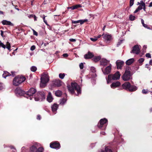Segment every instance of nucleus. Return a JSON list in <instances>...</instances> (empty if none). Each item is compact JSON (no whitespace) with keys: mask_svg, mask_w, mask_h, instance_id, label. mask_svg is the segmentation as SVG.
<instances>
[{"mask_svg":"<svg viewBox=\"0 0 152 152\" xmlns=\"http://www.w3.org/2000/svg\"><path fill=\"white\" fill-rule=\"evenodd\" d=\"M67 87L69 91L72 94L75 93V90H76L77 93V94H75L76 95L78 96L81 93L80 88L76 83H72L71 86L68 85Z\"/></svg>","mask_w":152,"mask_h":152,"instance_id":"obj_1","label":"nucleus"},{"mask_svg":"<svg viewBox=\"0 0 152 152\" xmlns=\"http://www.w3.org/2000/svg\"><path fill=\"white\" fill-rule=\"evenodd\" d=\"M131 70L130 67L127 66L126 67L125 72L121 76L123 80L124 81H127L131 79L132 75L131 73Z\"/></svg>","mask_w":152,"mask_h":152,"instance_id":"obj_2","label":"nucleus"},{"mask_svg":"<svg viewBox=\"0 0 152 152\" xmlns=\"http://www.w3.org/2000/svg\"><path fill=\"white\" fill-rule=\"evenodd\" d=\"M122 86L123 89L130 92L134 91L137 89V87L136 86L131 85L129 82H125L122 85Z\"/></svg>","mask_w":152,"mask_h":152,"instance_id":"obj_3","label":"nucleus"},{"mask_svg":"<svg viewBox=\"0 0 152 152\" xmlns=\"http://www.w3.org/2000/svg\"><path fill=\"white\" fill-rule=\"evenodd\" d=\"M26 80L25 77L21 76H18L15 77L13 81V85L17 86Z\"/></svg>","mask_w":152,"mask_h":152,"instance_id":"obj_4","label":"nucleus"},{"mask_svg":"<svg viewBox=\"0 0 152 152\" xmlns=\"http://www.w3.org/2000/svg\"><path fill=\"white\" fill-rule=\"evenodd\" d=\"M42 77L41 78V83L40 86L42 88L45 87L46 84L49 81V76L48 74L43 73L42 75Z\"/></svg>","mask_w":152,"mask_h":152,"instance_id":"obj_5","label":"nucleus"},{"mask_svg":"<svg viewBox=\"0 0 152 152\" xmlns=\"http://www.w3.org/2000/svg\"><path fill=\"white\" fill-rule=\"evenodd\" d=\"M107 122V120L105 118L101 119L97 124V127L100 129L102 130L106 128V124Z\"/></svg>","mask_w":152,"mask_h":152,"instance_id":"obj_6","label":"nucleus"},{"mask_svg":"<svg viewBox=\"0 0 152 152\" xmlns=\"http://www.w3.org/2000/svg\"><path fill=\"white\" fill-rule=\"evenodd\" d=\"M36 90L35 89L32 88H30L29 90L27 91L25 94H24L25 97L28 98V97L27 96H28L29 97V99L31 100L32 99L31 97V96L34 94L36 92Z\"/></svg>","mask_w":152,"mask_h":152,"instance_id":"obj_7","label":"nucleus"},{"mask_svg":"<svg viewBox=\"0 0 152 152\" xmlns=\"http://www.w3.org/2000/svg\"><path fill=\"white\" fill-rule=\"evenodd\" d=\"M50 147L52 148L58 149L60 148L61 145L58 142L55 141L50 143Z\"/></svg>","mask_w":152,"mask_h":152,"instance_id":"obj_8","label":"nucleus"},{"mask_svg":"<svg viewBox=\"0 0 152 152\" xmlns=\"http://www.w3.org/2000/svg\"><path fill=\"white\" fill-rule=\"evenodd\" d=\"M109 75H111L110 77L113 80H117L119 79L121 76V74L119 71L117 72L114 74Z\"/></svg>","mask_w":152,"mask_h":152,"instance_id":"obj_9","label":"nucleus"},{"mask_svg":"<svg viewBox=\"0 0 152 152\" xmlns=\"http://www.w3.org/2000/svg\"><path fill=\"white\" fill-rule=\"evenodd\" d=\"M140 53V50L138 45H136L133 47L132 50L131 51V53L138 54Z\"/></svg>","mask_w":152,"mask_h":152,"instance_id":"obj_10","label":"nucleus"},{"mask_svg":"<svg viewBox=\"0 0 152 152\" xmlns=\"http://www.w3.org/2000/svg\"><path fill=\"white\" fill-rule=\"evenodd\" d=\"M111 65L110 64V65L108 66L105 68L104 70L102 68V70L103 74L105 75L109 74L111 71Z\"/></svg>","mask_w":152,"mask_h":152,"instance_id":"obj_11","label":"nucleus"},{"mask_svg":"<svg viewBox=\"0 0 152 152\" xmlns=\"http://www.w3.org/2000/svg\"><path fill=\"white\" fill-rule=\"evenodd\" d=\"M15 93L17 95L19 96H22L25 94L24 91L19 87L16 88L15 90Z\"/></svg>","mask_w":152,"mask_h":152,"instance_id":"obj_12","label":"nucleus"},{"mask_svg":"<svg viewBox=\"0 0 152 152\" xmlns=\"http://www.w3.org/2000/svg\"><path fill=\"white\" fill-rule=\"evenodd\" d=\"M37 95L38 99V100L40 99L42 100L43 99L45 98V94L44 92L42 91H39L37 93Z\"/></svg>","mask_w":152,"mask_h":152,"instance_id":"obj_13","label":"nucleus"},{"mask_svg":"<svg viewBox=\"0 0 152 152\" xmlns=\"http://www.w3.org/2000/svg\"><path fill=\"white\" fill-rule=\"evenodd\" d=\"M38 147V144L37 143L35 144L30 147V152H37Z\"/></svg>","mask_w":152,"mask_h":152,"instance_id":"obj_14","label":"nucleus"},{"mask_svg":"<svg viewBox=\"0 0 152 152\" xmlns=\"http://www.w3.org/2000/svg\"><path fill=\"white\" fill-rule=\"evenodd\" d=\"M94 56L93 53L88 51L87 54L84 55V57L86 59H90L93 58Z\"/></svg>","mask_w":152,"mask_h":152,"instance_id":"obj_15","label":"nucleus"},{"mask_svg":"<svg viewBox=\"0 0 152 152\" xmlns=\"http://www.w3.org/2000/svg\"><path fill=\"white\" fill-rule=\"evenodd\" d=\"M121 85L119 81H116L110 85L111 87L113 88L119 86Z\"/></svg>","mask_w":152,"mask_h":152,"instance_id":"obj_16","label":"nucleus"},{"mask_svg":"<svg viewBox=\"0 0 152 152\" xmlns=\"http://www.w3.org/2000/svg\"><path fill=\"white\" fill-rule=\"evenodd\" d=\"M109 62V61L105 59H102L100 61V65L103 66H106Z\"/></svg>","mask_w":152,"mask_h":152,"instance_id":"obj_17","label":"nucleus"},{"mask_svg":"<svg viewBox=\"0 0 152 152\" xmlns=\"http://www.w3.org/2000/svg\"><path fill=\"white\" fill-rule=\"evenodd\" d=\"M124 64V62L123 61L119 62H118V61H117L116 62V64L117 69H121Z\"/></svg>","mask_w":152,"mask_h":152,"instance_id":"obj_18","label":"nucleus"},{"mask_svg":"<svg viewBox=\"0 0 152 152\" xmlns=\"http://www.w3.org/2000/svg\"><path fill=\"white\" fill-rule=\"evenodd\" d=\"M58 105L55 103L54 104H53L51 106V108L52 111L53 112H56L58 108Z\"/></svg>","mask_w":152,"mask_h":152,"instance_id":"obj_19","label":"nucleus"},{"mask_svg":"<svg viewBox=\"0 0 152 152\" xmlns=\"http://www.w3.org/2000/svg\"><path fill=\"white\" fill-rule=\"evenodd\" d=\"M4 25H8L11 26H13V24L10 21H8L7 20H4L1 22Z\"/></svg>","mask_w":152,"mask_h":152,"instance_id":"obj_20","label":"nucleus"},{"mask_svg":"<svg viewBox=\"0 0 152 152\" xmlns=\"http://www.w3.org/2000/svg\"><path fill=\"white\" fill-rule=\"evenodd\" d=\"M134 59L132 58L127 60L126 62V64L128 65H130L132 64L134 61Z\"/></svg>","mask_w":152,"mask_h":152,"instance_id":"obj_21","label":"nucleus"},{"mask_svg":"<svg viewBox=\"0 0 152 152\" xmlns=\"http://www.w3.org/2000/svg\"><path fill=\"white\" fill-rule=\"evenodd\" d=\"M53 99L52 97L51 94L50 92L48 93V96H47V100L49 102H52Z\"/></svg>","mask_w":152,"mask_h":152,"instance_id":"obj_22","label":"nucleus"},{"mask_svg":"<svg viewBox=\"0 0 152 152\" xmlns=\"http://www.w3.org/2000/svg\"><path fill=\"white\" fill-rule=\"evenodd\" d=\"M54 85L57 87H60L61 86V81L59 80H56L54 83Z\"/></svg>","mask_w":152,"mask_h":152,"instance_id":"obj_23","label":"nucleus"},{"mask_svg":"<svg viewBox=\"0 0 152 152\" xmlns=\"http://www.w3.org/2000/svg\"><path fill=\"white\" fill-rule=\"evenodd\" d=\"M111 38V36L108 34H105L104 35L103 37L104 39L107 41L110 40Z\"/></svg>","mask_w":152,"mask_h":152,"instance_id":"obj_24","label":"nucleus"},{"mask_svg":"<svg viewBox=\"0 0 152 152\" xmlns=\"http://www.w3.org/2000/svg\"><path fill=\"white\" fill-rule=\"evenodd\" d=\"M101 59V57L100 56H95L94 57L92 60L95 62H96L99 61Z\"/></svg>","mask_w":152,"mask_h":152,"instance_id":"obj_25","label":"nucleus"},{"mask_svg":"<svg viewBox=\"0 0 152 152\" xmlns=\"http://www.w3.org/2000/svg\"><path fill=\"white\" fill-rule=\"evenodd\" d=\"M11 75V74L7 71H4V73L2 75V76L3 77L6 78V77L8 76Z\"/></svg>","mask_w":152,"mask_h":152,"instance_id":"obj_26","label":"nucleus"},{"mask_svg":"<svg viewBox=\"0 0 152 152\" xmlns=\"http://www.w3.org/2000/svg\"><path fill=\"white\" fill-rule=\"evenodd\" d=\"M67 99L65 98H63L60 100V104L64 105L66 102Z\"/></svg>","mask_w":152,"mask_h":152,"instance_id":"obj_27","label":"nucleus"},{"mask_svg":"<svg viewBox=\"0 0 152 152\" xmlns=\"http://www.w3.org/2000/svg\"><path fill=\"white\" fill-rule=\"evenodd\" d=\"M101 152H113L112 150L108 147H106L104 151L102 150Z\"/></svg>","mask_w":152,"mask_h":152,"instance_id":"obj_28","label":"nucleus"},{"mask_svg":"<svg viewBox=\"0 0 152 152\" xmlns=\"http://www.w3.org/2000/svg\"><path fill=\"white\" fill-rule=\"evenodd\" d=\"M62 94V92L60 90L57 91L55 92V95L57 96L60 97Z\"/></svg>","mask_w":152,"mask_h":152,"instance_id":"obj_29","label":"nucleus"},{"mask_svg":"<svg viewBox=\"0 0 152 152\" xmlns=\"http://www.w3.org/2000/svg\"><path fill=\"white\" fill-rule=\"evenodd\" d=\"M44 148L42 147H39L37 149V152H43Z\"/></svg>","mask_w":152,"mask_h":152,"instance_id":"obj_30","label":"nucleus"},{"mask_svg":"<svg viewBox=\"0 0 152 152\" xmlns=\"http://www.w3.org/2000/svg\"><path fill=\"white\" fill-rule=\"evenodd\" d=\"M31 71L33 72H35L37 70V68L35 66H32L30 68Z\"/></svg>","mask_w":152,"mask_h":152,"instance_id":"obj_31","label":"nucleus"},{"mask_svg":"<svg viewBox=\"0 0 152 152\" xmlns=\"http://www.w3.org/2000/svg\"><path fill=\"white\" fill-rule=\"evenodd\" d=\"M111 75H109L108 76V78L107 79V84L109 83L110 82L112 78H111L110 76Z\"/></svg>","mask_w":152,"mask_h":152,"instance_id":"obj_32","label":"nucleus"},{"mask_svg":"<svg viewBox=\"0 0 152 152\" xmlns=\"http://www.w3.org/2000/svg\"><path fill=\"white\" fill-rule=\"evenodd\" d=\"M79 23H80L81 24H82L83 23H84L88 21V20L87 19H85L84 20H79Z\"/></svg>","mask_w":152,"mask_h":152,"instance_id":"obj_33","label":"nucleus"},{"mask_svg":"<svg viewBox=\"0 0 152 152\" xmlns=\"http://www.w3.org/2000/svg\"><path fill=\"white\" fill-rule=\"evenodd\" d=\"M6 48L10 51L11 46L10 43L9 42H7Z\"/></svg>","mask_w":152,"mask_h":152,"instance_id":"obj_34","label":"nucleus"},{"mask_svg":"<svg viewBox=\"0 0 152 152\" xmlns=\"http://www.w3.org/2000/svg\"><path fill=\"white\" fill-rule=\"evenodd\" d=\"M135 18V16L131 15H130L129 18L130 20L133 21L134 20Z\"/></svg>","mask_w":152,"mask_h":152,"instance_id":"obj_35","label":"nucleus"},{"mask_svg":"<svg viewBox=\"0 0 152 152\" xmlns=\"http://www.w3.org/2000/svg\"><path fill=\"white\" fill-rule=\"evenodd\" d=\"M65 76V75L64 73L62 74L60 73L59 75V77L60 78L63 79L64 78V76Z\"/></svg>","mask_w":152,"mask_h":152,"instance_id":"obj_36","label":"nucleus"},{"mask_svg":"<svg viewBox=\"0 0 152 152\" xmlns=\"http://www.w3.org/2000/svg\"><path fill=\"white\" fill-rule=\"evenodd\" d=\"M81 7V6L80 4H78L74 6L73 9H76L80 7Z\"/></svg>","mask_w":152,"mask_h":152,"instance_id":"obj_37","label":"nucleus"},{"mask_svg":"<svg viewBox=\"0 0 152 152\" xmlns=\"http://www.w3.org/2000/svg\"><path fill=\"white\" fill-rule=\"evenodd\" d=\"M144 61V59L142 58H140L138 60V61L140 63H142Z\"/></svg>","mask_w":152,"mask_h":152,"instance_id":"obj_38","label":"nucleus"},{"mask_svg":"<svg viewBox=\"0 0 152 152\" xmlns=\"http://www.w3.org/2000/svg\"><path fill=\"white\" fill-rule=\"evenodd\" d=\"M134 0H130V7L132 6L133 4Z\"/></svg>","mask_w":152,"mask_h":152,"instance_id":"obj_39","label":"nucleus"},{"mask_svg":"<svg viewBox=\"0 0 152 152\" xmlns=\"http://www.w3.org/2000/svg\"><path fill=\"white\" fill-rule=\"evenodd\" d=\"M45 16L44 15H43V16L42 17V18H43V21H44V22L46 24H47V21L46 20H45Z\"/></svg>","mask_w":152,"mask_h":152,"instance_id":"obj_40","label":"nucleus"},{"mask_svg":"<svg viewBox=\"0 0 152 152\" xmlns=\"http://www.w3.org/2000/svg\"><path fill=\"white\" fill-rule=\"evenodd\" d=\"M90 39L93 42H95L97 40V38H96V37H95V38H91Z\"/></svg>","mask_w":152,"mask_h":152,"instance_id":"obj_41","label":"nucleus"},{"mask_svg":"<svg viewBox=\"0 0 152 152\" xmlns=\"http://www.w3.org/2000/svg\"><path fill=\"white\" fill-rule=\"evenodd\" d=\"M79 66H80V68L81 69H83V67H84V65H83V63H80V65H79Z\"/></svg>","mask_w":152,"mask_h":152,"instance_id":"obj_42","label":"nucleus"},{"mask_svg":"<svg viewBox=\"0 0 152 152\" xmlns=\"http://www.w3.org/2000/svg\"><path fill=\"white\" fill-rule=\"evenodd\" d=\"M1 35L4 38L6 37V35L4 34V31H1Z\"/></svg>","mask_w":152,"mask_h":152,"instance_id":"obj_43","label":"nucleus"},{"mask_svg":"<svg viewBox=\"0 0 152 152\" xmlns=\"http://www.w3.org/2000/svg\"><path fill=\"white\" fill-rule=\"evenodd\" d=\"M143 26H144L145 28H147L148 29H151V28L149 27L148 26V25L147 24H145L144 25H143Z\"/></svg>","mask_w":152,"mask_h":152,"instance_id":"obj_44","label":"nucleus"},{"mask_svg":"<svg viewBox=\"0 0 152 152\" xmlns=\"http://www.w3.org/2000/svg\"><path fill=\"white\" fill-rule=\"evenodd\" d=\"M148 92L147 90L143 89L142 90V93L144 94H146Z\"/></svg>","mask_w":152,"mask_h":152,"instance_id":"obj_45","label":"nucleus"},{"mask_svg":"<svg viewBox=\"0 0 152 152\" xmlns=\"http://www.w3.org/2000/svg\"><path fill=\"white\" fill-rule=\"evenodd\" d=\"M33 32V34L34 35H35L36 36H37L38 35V33H37L34 29H32Z\"/></svg>","mask_w":152,"mask_h":152,"instance_id":"obj_46","label":"nucleus"},{"mask_svg":"<svg viewBox=\"0 0 152 152\" xmlns=\"http://www.w3.org/2000/svg\"><path fill=\"white\" fill-rule=\"evenodd\" d=\"M145 56L146 57L148 58H151V54L149 53H146Z\"/></svg>","mask_w":152,"mask_h":152,"instance_id":"obj_47","label":"nucleus"},{"mask_svg":"<svg viewBox=\"0 0 152 152\" xmlns=\"http://www.w3.org/2000/svg\"><path fill=\"white\" fill-rule=\"evenodd\" d=\"M1 47H2L4 49H5L6 47L5 45H4L3 43L1 42Z\"/></svg>","mask_w":152,"mask_h":152,"instance_id":"obj_48","label":"nucleus"},{"mask_svg":"<svg viewBox=\"0 0 152 152\" xmlns=\"http://www.w3.org/2000/svg\"><path fill=\"white\" fill-rule=\"evenodd\" d=\"M35 49V46L34 45H33L31 46L30 48V50H31L33 51Z\"/></svg>","mask_w":152,"mask_h":152,"instance_id":"obj_49","label":"nucleus"},{"mask_svg":"<svg viewBox=\"0 0 152 152\" xmlns=\"http://www.w3.org/2000/svg\"><path fill=\"white\" fill-rule=\"evenodd\" d=\"M142 6L143 7V9L144 11H145V3H143L142 4Z\"/></svg>","mask_w":152,"mask_h":152,"instance_id":"obj_50","label":"nucleus"},{"mask_svg":"<svg viewBox=\"0 0 152 152\" xmlns=\"http://www.w3.org/2000/svg\"><path fill=\"white\" fill-rule=\"evenodd\" d=\"M79 20H77V21L72 20V23H75V24L78 23H79Z\"/></svg>","mask_w":152,"mask_h":152,"instance_id":"obj_51","label":"nucleus"},{"mask_svg":"<svg viewBox=\"0 0 152 152\" xmlns=\"http://www.w3.org/2000/svg\"><path fill=\"white\" fill-rule=\"evenodd\" d=\"M91 70L92 72H95V69L94 67H92L91 68Z\"/></svg>","mask_w":152,"mask_h":152,"instance_id":"obj_52","label":"nucleus"},{"mask_svg":"<svg viewBox=\"0 0 152 152\" xmlns=\"http://www.w3.org/2000/svg\"><path fill=\"white\" fill-rule=\"evenodd\" d=\"M137 8L139 9V10H140L142 9V5H140L137 7Z\"/></svg>","mask_w":152,"mask_h":152,"instance_id":"obj_53","label":"nucleus"},{"mask_svg":"<svg viewBox=\"0 0 152 152\" xmlns=\"http://www.w3.org/2000/svg\"><path fill=\"white\" fill-rule=\"evenodd\" d=\"M41 118V116L40 115H38L37 116V119L38 120H40Z\"/></svg>","mask_w":152,"mask_h":152,"instance_id":"obj_54","label":"nucleus"},{"mask_svg":"<svg viewBox=\"0 0 152 152\" xmlns=\"http://www.w3.org/2000/svg\"><path fill=\"white\" fill-rule=\"evenodd\" d=\"M69 40L72 42H75L76 41V40L74 39H69Z\"/></svg>","mask_w":152,"mask_h":152,"instance_id":"obj_55","label":"nucleus"},{"mask_svg":"<svg viewBox=\"0 0 152 152\" xmlns=\"http://www.w3.org/2000/svg\"><path fill=\"white\" fill-rule=\"evenodd\" d=\"M68 55L67 53H64L63 55V56L65 57H68Z\"/></svg>","mask_w":152,"mask_h":152,"instance_id":"obj_56","label":"nucleus"},{"mask_svg":"<svg viewBox=\"0 0 152 152\" xmlns=\"http://www.w3.org/2000/svg\"><path fill=\"white\" fill-rule=\"evenodd\" d=\"M34 16V15H29L28 17L29 18H33Z\"/></svg>","mask_w":152,"mask_h":152,"instance_id":"obj_57","label":"nucleus"},{"mask_svg":"<svg viewBox=\"0 0 152 152\" xmlns=\"http://www.w3.org/2000/svg\"><path fill=\"white\" fill-rule=\"evenodd\" d=\"M122 41L121 40L120 42H118V43L117 44V46H118L119 45H120L122 43Z\"/></svg>","mask_w":152,"mask_h":152,"instance_id":"obj_58","label":"nucleus"},{"mask_svg":"<svg viewBox=\"0 0 152 152\" xmlns=\"http://www.w3.org/2000/svg\"><path fill=\"white\" fill-rule=\"evenodd\" d=\"M139 9L137 8L136 10H135L134 12V13H137V12L138 11H139Z\"/></svg>","mask_w":152,"mask_h":152,"instance_id":"obj_59","label":"nucleus"},{"mask_svg":"<svg viewBox=\"0 0 152 152\" xmlns=\"http://www.w3.org/2000/svg\"><path fill=\"white\" fill-rule=\"evenodd\" d=\"M34 15V16L33 18H34V21H35L37 20V18L36 16L35 15Z\"/></svg>","mask_w":152,"mask_h":152,"instance_id":"obj_60","label":"nucleus"},{"mask_svg":"<svg viewBox=\"0 0 152 152\" xmlns=\"http://www.w3.org/2000/svg\"><path fill=\"white\" fill-rule=\"evenodd\" d=\"M141 21L142 23L143 26V25H144L145 24V23H144V21L142 19H141Z\"/></svg>","mask_w":152,"mask_h":152,"instance_id":"obj_61","label":"nucleus"},{"mask_svg":"<svg viewBox=\"0 0 152 152\" xmlns=\"http://www.w3.org/2000/svg\"><path fill=\"white\" fill-rule=\"evenodd\" d=\"M11 73H12V75H12L13 77H14L15 75V72H11Z\"/></svg>","mask_w":152,"mask_h":152,"instance_id":"obj_62","label":"nucleus"},{"mask_svg":"<svg viewBox=\"0 0 152 152\" xmlns=\"http://www.w3.org/2000/svg\"><path fill=\"white\" fill-rule=\"evenodd\" d=\"M18 6L17 5H15V8L17 10H18V11H19V9L18 8Z\"/></svg>","mask_w":152,"mask_h":152,"instance_id":"obj_63","label":"nucleus"},{"mask_svg":"<svg viewBox=\"0 0 152 152\" xmlns=\"http://www.w3.org/2000/svg\"><path fill=\"white\" fill-rule=\"evenodd\" d=\"M149 7H152V2H151L150 3Z\"/></svg>","mask_w":152,"mask_h":152,"instance_id":"obj_64","label":"nucleus"}]
</instances>
